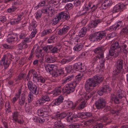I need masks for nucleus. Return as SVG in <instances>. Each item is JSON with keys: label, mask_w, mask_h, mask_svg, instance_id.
<instances>
[{"label": "nucleus", "mask_w": 128, "mask_h": 128, "mask_svg": "<svg viewBox=\"0 0 128 128\" xmlns=\"http://www.w3.org/2000/svg\"><path fill=\"white\" fill-rule=\"evenodd\" d=\"M128 52V43L122 42L120 46L119 42L116 41L114 42L112 44L109 51V54L111 56H113L115 55V57H116L120 53L126 55Z\"/></svg>", "instance_id": "1"}, {"label": "nucleus", "mask_w": 128, "mask_h": 128, "mask_svg": "<svg viewBox=\"0 0 128 128\" xmlns=\"http://www.w3.org/2000/svg\"><path fill=\"white\" fill-rule=\"evenodd\" d=\"M14 56L10 53H8L4 55L0 60V67H4V70H6L8 67L11 59H14Z\"/></svg>", "instance_id": "2"}, {"label": "nucleus", "mask_w": 128, "mask_h": 128, "mask_svg": "<svg viewBox=\"0 0 128 128\" xmlns=\"http://www.w3.org/2000/svg\"><path fill=\"white\" fill-rule=\"evenodd\" d=\"M106 35V34L105 32H98L90 35L88 39L90 41L92 42L97 41H99Z\"/></svg>", "instance_id": "3"}, {"label": "nucleus", "mask_w": 128, "mask_h": 128, "mask_svg": "<svg viewBox=\"0 0 128 128\" xmlns=\"http://www.w3.org/2000/svg\"><path fill=\"white\" fill-rule=\"evenodd\" d=\"M99 84V82L96 81L92 78H90L87 79L86 82L85 88L86 91L90 92L92 90V88L91 87H94Z\"/></svg>", "instance_id": "4"}, {"label": "nucleus", "mask_w": 128, "mask_h": 128, "mask_svg": "<svg viewBox=\"0 0 128 128\" xmlns=\"http://www.w3.org/2000/svg\"><path fill=\"white\" fill-rule=\"evenodd\" d=\"M33 81L34 82H36L38 86H41L45 82L46 78L41 76H39L36 72H34L33 74Z\"/></svg>", "instance_id": "5"}, {"label": "nucleus", "mask_w": 128, "mask_h": 128, "mask_svg": "<svg viewBox=\"0 0 128 128\" xmlns=\"http://www.w3.org/2000/svg\"><path fill=\"white\" fill-rule=\"evenodd\" d=\"M76 83V82H74L66 85L62 89L63 92L66 93L67 94L73 92L75 90Z\"/></svg>", "instance_id": "6"}, {"label": "nucleus", "mask_w": 128, "mask_h": 128, "mask_svg": "<svg viewBox=\"0 0 128 128\" xmlns=\"http://www.w3.org/2000/svg\"><path fill=\"white\" fill-rule=\"evenodd\" d=\"M99 1L98 5L100 10H106L112 4L111 0H99Z\"/></svg>", "instance_id": "7"}, {"label": "nucleus", "mask_w": 128, "mask_h": 128, "mask_svg": "<svg viewBox=\"0 0 128 128\" xmlns=\"http://www.w3.org/2000/svg\"><path fill=\"white\" fill-rule=\"evenodd\" d=\"M123 61L121 59L118 60L117 61L113 72L114 74L116 75L120 73L123 68Z\"/></svg>", "instance_id": "8"}, {"label": "nucleus", "mask_w": 128, "mask_h": 128, "mask_svg": "<svg viewBox=\"0 0 128 128\" xmlns=\"http://www.w3.org/2000/svg\"><path fill=\"white\" fill-rule=\"evenodd\" d=\"M27 86L28 89L30 92H32L34 94L37 95L38 94V89L37 86L34 84L32 81H29L28 82Z\"/></svg>", "instance_id": "9"}, {"label": "nucleus", "mask_w": 128, "mask_h": 128, "mask_svg": "<svg viewBox=\"0 0 128 128\" xmlns=\"http://www.w3.org/2000/svg\"><path fill=\"white\" fill-rule=\"evenodd\" d=\"M82 40L79 39H76L75 38L74 42L76 45L73 48V50L75 51L79 52L81 50L83 47L82 43Z\"/></svg>", "instance_id": "10"}, {"label": "nucleus", "mask_w": 128, "mask_h": 128, "mask_svg": "<svg viewBox=\"0 0 128 128\" xmlns=\"http://www.w3.org/2000/svg\"><path fill=\"white\" fill-rule=\"evenodd\" d=\"M105 50V49L103 46H101L97 48L94 50V52L96 54H98L100 59L101 60H104L105 59L104 55V52Z\"/></svg>", "instance_id": "11"}, {"label": "nucleus", "mask_w": 128, "mask_h": 128, "mask_svg": "<svg viewBox=\"0 0 128 128\" xmlns=\"http://www.w3.org/2000/svg\"><path fill=\"white\" fill-rule=\"evenodd\" d=\"M18 39L17 34L12 32L8 34L6 40L8 42H11L17 41Z\"/></svg>", "instance_id": "12"}, {"label": "nucleus", "mask_w": 128, "mask_h": 128, "mask_svg": "<svg viewBox=\"0 0 128 128\" xmlns=\"http://www.w3.org/2000/svg\"><path fill=\"white\" fill-rule=\"evenodd\" d=\"M105 101L103 98H100L95 103L96 108L100 110L102 108L105 106Z\"/></svg>", "instance_id": "13"}, {"label": "nucleus", "mask_w": 128, "mask_h": 128, "mask_svg": "<svg viewBox=\"0 0 128 128\" xmlns=\"http://www.w3.org/2000/svg\"><path fill=\"white\" fill-rule=\"evenodd\" d=\"M126 2V4L122 3H120L116 5L114 7L113 10V12H117L122 10L124 8L126 4L127 5L128 4V0H127Z\"/></svg>", "instance_id": "14"}, {"label": "nucleus", "mask_w": 128, "mask_h": 128, "mask_svg": "<svg viewBox=\"0 0 128 128\" xmlns=\"http://www.w3.org/2000/svg\"><path fill=\"white\" fill-rule=\"evenodd\" d=\"M24 16V14L21 13L18 15L17 18H13L10 22L11 25H13L19 23Z\"/></svg>", "instance_id": "15"}, {"label": "nucleus", "mask_w": 128, "mask_h": 128, "mask_svg": "<svg viewBox=\"0 0 128 128\" xmlns=\"http://www.w3.org/2000/svg\"><path fill=\"white\" fill-rule=\"evenodd\" d=\"M100 60V66L101 68L104 69V63L105 61V60H101L100 59V57L98 56L92 58V63H95L98 60Z\"/></svg>", "instance_id": "16"}, {"label": "nucleus", "mask_w": 128, "mask_h": 128, "mask_svg": "<svg viewBox=\"0 0 128 128\" xmlns=\"http://www.w3.org/2000/svg\"><path fill=\"white\" fill-rule=\"evenodd\" d=\"M50 100V98L48 96L45 95L42 97V98L40 99L37 102H35L36 104H37L36 106H37L38 103H39L40 105L45 103L46 102H49Z\"/></svg>", "instance_id": "17"}, {"label": "nucleus", "mask_w": 128, "mask_h": 128, "mask_svg": "<svg viewBox=\"0 0 128 128\" xmlns=\"http://www.w3.org/2000/svg\"><path fill=\"white\" fill-rule=\"evenodd\" d=\"M75 58V56H66L61 60L60 63L62 64H68L72 62L73 60Z\"/></svg>", "instance_id": "18"}, {"label": "nucleus", "mask_w": 128, "mask_h": 128, "mask_svg": "<svg viewBox=\"0 0 128 128\" xmlns=\"http://www.w3.org/2000/svg\"><path fill=\"white\" fill-rule=\"evenodd\" d=\"M106 84V85L104 84V86L100 89L98 92V94L100 96L102 95L103 93L106 92H109L111 91V88L108 84Z\"/></svg>", "instance_id": "19"}, {"label": "nucleus", "mask_w": 128, "mask_h": 128, "mask_svg": "<svg viewBox=\"0 0 128 128\" xmlns=\"http://www.w3.org/2000/svg\"><path fill=\"white\" fill-rule=\"evenodd\" d=\"M102 22V20L100 19L96 20L91 22L88 24V26L89 28L96 27L97 25Z\"/></svg>", "instance_id": "20"}, {"label": "nucleus", "mask_w": 128, "mask_h": 128, "mask_svg": "<svg viewBox=\"0 0 128 128\" xmlns=\"http://www.w3.org/2000/svg\"><path fill=\"white\" fill-rule=\"evenodd\" d=\"M97 5H95L92 2H90L88 3L87 6H85V8L87 11L92 10V11L93 12L97 8Z\"/></svg>", "instance_id": "21"}, {"label": "nucleus", "mask_w": 128, "mask_h": 128, "mask_svg": "<svg viewBox=\"0 0 128 128\" xmlns=\"http://www.w3.org/2000/svg\"><path fill=\"white\" fill-rule=\"evenodd\" d=\"M64 98L63 96H60L57 98L53 103H52V106H58L63 102Z\"/></svg>", "instance_id": "22"}, {"label": "nucleus", "mask_w": 128, "mask_h": 128, "mask_svg": "<svg viewBox=\"0 0 128 128\" xmlns=\"http://www.w3.org/2000/svg\"><path fill=\"white\" fill-rule=\"evenodd\" d=\"M122 98L118 96L112 94L110 96V100L112 102L116 104H119Z\"/></svg>", "instance_id": "23"}, {"label": "nucleus", "mask_w": 128, "mask_h": 128, "mask_svg": "<svg viewBox=\"0 0 128 128\" xmlns=\"http://www.w3.org/2000/svg\"><path fill=\"white\" fill-rule=\"evenodd\" d=\"M18 103L20 106H22L25 103L26 105L27 103L26 102L25 94L24 93L21 94L20 97L18 100Z\"/></svg>", "instance_id": "24"}, {"label": "nucleus", "mask_w": 128, "mask_h": 128, "mask_svg": "<svg viewBox=\"0 0 128 128\" xmlns=\"http://www.w3.org/2000/svg\"><path fill=\"white\" fill-rule=\"evenodd\" d=\"M70 28V26L66 25L64 26L62 28L59 30L58 34L60 35L65 34L68 31Z\"/></svg>", "instance_id": "25"}, {"label": "nucleus", "mask_w": 128, "mask_h": 128, "mask_svg": "<svg viewBox=\"0 0 128 128\" xmlns=\"http://www.w3.org/2000/svg\"><path fill=\"white\" fill-rule=\"evenodd\" d=\"M73 68L76 71L80 72L84 71V70H83L82 63H76L73 65Z\"/></svg>", "instance_id": "26"}, {"label": "nucleus", "mask_w": 128, "mask_h": 128, "mask_svg": "<svg viewBox=\"0 0 128 128\" xmlns=\"http://www.w3.org/2000/svg\"><path fill=\"white\" fill-rule=\"evenodd\" d=\"M52 104V103L50 104H47L46 106L42 108V109L45 114V115L44 116L45 117L47 116L48 114H49V110Z\"/></svg>", "instance_id": "27"}, {"label": "nucleus", "mask_w": 128, "mask_h": 128, "mask_svg": "<svg viewBox=\"0 0 128 128\" xmlns=\"http://www.w3.org/2000/svg\"><path fill=\"white\" fill-rule=\"evenodd\" d=\"M20 116V115L19 112L16 110L14 111L12 113V120L14 122L17 120Z\"/></svg>", "instance_id": "28"}, {"label": "nucleus", "mask_w": 128, "mask_h": 128, "mask_svg": "<svg viewBox=\"0 0 128 128\" xmlns=\"http://www.w3.org/2000/svg\"><path fill=\"white\" fill-rule=\"evenodd\" d=\"M57 68L56 66L53 64H47L45 68L46 70L49 73L54 69H56Z\"/></svg>", "instance_id": "29"}, {"label": "nucleus", "mask_w": 128, "mask_h": 128, "mask_svg": "<svg viewBox=\"0 0 128 128\" xmlns=\"http://www.w3.org/2000/svg\"><path fill=\"white\" fill-rule=\"evenodd\" d=\"M76 102L77 104L80 103L78 106V108L79 110H82L86 106V100L83 101L82 99H81L80 100H78Z\"/></svg>", "instance_id": "30"}, {"label": "nucleus", "mask_w": 128, "mask_h": 128, "mask_svg": "<svg viewBox=\"0 0 128 128\" xmlns=\"http://www.w3.org/2000/svg\"><path fill=\"white\" fill-rule=\"evenodd\" d=\"M62 88L60 86L57 88L52 92V94L54 96H56L60 94L61 93Z\"/></svg>", "instance_id": "31"}, {"label": "nucleus", "mask_w": 128, "mask_h": 128, "mask_svg": "<svg viewBox=\"0 0 128 128\" xmlns=\"http://www.w3.org/2000/svg\"><path fill=\"white\" fill-rule=\"evenodd\" d=\"M77 118L76 114H73L72 116L70 117H68L66 118L67 122H76L77 121L76 118Z\"/></svg>", "instance_id": "32"}, {"label": "nucleus", "mask_w": 128, "mask_h": 128, "mask_svg": "<svg viewBox=\"0 0 128 128\" xmlns=\"http://www.w3.org/2000/svg\"><path fill=\"white\" fill-rule=\"evenodd\" d=\"M74 78V76L73 75L68 76L64 78L62 80V83H64L72 80Z\"/></svg>", "instance_id": "33"}, {"label": "nucleus", "mask_w": 128, "mask_h": 128, "mask_svg": "<svg viewBox=\"0 0 128 128\" xmlns=\"http://www.w3.org/2000/svg\"><path fill=\"white\" fill-rule=\"evenodd\" d=\"M53 127L54 128H64V126L61 123V120H60L59 121H56L54 123Z\"/></svg>", "instance_id": "34"}, {"label": "nucleus", "mask_w": 128, "mask_h": 128, "mask_svg": "<svg viewBox=\"0 0 128 128\" xmlns=\"http://www.w3.org/2000/svg\"><path fill=\"white\" fill-rule=\"evenodd\" d=\"M45 58L47 62H48L52 63L56 61V60L54 58L48 54L46 55Z\"/></svg>", "instance_id": "35"}, {"label": "nucleus", "mask_w": 128, "mask_h": 128, "mask_svg": "<svg viewBox=\"0 0 128 128\" xmlns=\"http://www.w3.org/2000/svg\"><path fill=\"white\" fill-rule=\"evenodd\" d=\"M66 116L67 114L66 113L63 112L56 115L54 117L57 120H60L64 118Z\"/></svg>", "instance_id": "36"}, {"label": "nucleus", "mask_w": 128, "mask_h": 128, "mask_svg": "<svg viewBox=\"0 0 128 128\" xmlns=\"http://www.w3.org/2000/svg\"><path fill=\"white\" fill-rule=\"evenodd\" d=\"M92 78L96 81H97L100 82H101L103 80V78L102 76L100 75L97 74L93 76Z\"/></svg>", "instance_id": "37"}, {"label": "nucleus", "mask_w": 128, "mask_h": 128, "mask_svg": "<svg viewBox=\"0 0 128 128\" xmlns=\"http://www.w3.org/2000/svg\"><path fill=\"white\" fill-rule=\"evenodd\" d=\"M62 48V46L61 45H58L53 47L51 50V51L52 53L53 54L57 53Z\"/></svg>", "instance_id": "38"}, {"label": "nucleus", "mask_w": 128, "mask_h": 128, "mask_svg": "<svg viewBox=\"0 0 128 128\" xmlns=\"http://www.w3.org/2000/svg\"><path fill=\"white\" fill-rule=\"evenodd\" d=\"M62 12V16L63 17V20H68L70 18V17L69 16V14L68 11H64Z\"/></svg>", "instance_id": "39"}, {"label": "nucleus", "mask_w": 128, "mask_h": 128, "mask_svg": "<svg viewBox=\"0 0 128 128\" xmlns=\"http://www.w3.org/2000/svg\"><path fill=\"white\" fill-rule=\"evenodd\" d=\"M91 91L88 92H89L86 93L84 95V96L83 97V99L84 100H87L90 99L92 95H93V94L92 92H90Z\"/></svg>", "instance_id": "40"}, {"label": "nucleus", "mask_w": 128, "mask_h": 128, "mask_svg": "<svg viewBox=\"0 0 128 128\" xmlns=\"http://www.w3.org/2000/svg\"><path fill=\"white\" fill-rule=\"evenodd\" d=\"M57 37L55 35H53L48 40V42L50 44H52L56 41Z\"/></svg>", "instance_id": "41"}, {"label": "nucleus", "mask_w": 128, "mask_h": 128, "mask_svg": "<svg viewBox=\"0 0 128 128\" xmlns=\"http://www.w3.org/2000/svg\"><path fill=\"white\" fill-rule=\"evenodd\" d=\"M34 93L31 92H30L28 94V103H30L33 100V95Z\"/></svg>", "instance_id": "42"}, {"label": "nucleus", "mask_w": 128, "mask_h": 128, "mask_svg": "<svg viewBox=\"0 0 128 128\" xmlns=\"http://www.w3.org/2000/svg\"><path fill=\"white\" fill-rule=\"evenodd\" d=\"M42 50L39 48H37L36 50L35 53L36 56L38 58H39L41 56Z\"/></svg>", "instance_id": "43"}, {"label": "nucleus", "mask_w": 128, "mask_h": 128, "mask_svg": "<svg viewBox=\"0 0 128 128\" xmlns=\"http://www.w3.org/2000/svg\"><path fill=\"white\" fill-rule=\"evenodd\" d=\"M11 1H14V4L15 5L21 4H22L21 0H5L4 2L7 3Z\"/></svg>", "instance_id": "44"}, {"label": "nucleus", "mask_w": 128, "mask_h": 128, "mask_svg": "<svg viewBox=\"0 0 128 128\" xmlns=\"http://www.w3.org/2000/svg\"><path fill=\"white\" fill-rule=\"evenodd\" d=\"M52 32V30L50 29L46 30L42 32L41 36H44L48 34H51Z\"/></svg>", "instance_id": "45"}, {"label": "nucleus", "mask_w": 128, "mask_h": 128, "mask_svg": "<svg viewBox=\"0 0 128 128\" xmlns=\"http://www.w3.org/2000/svg\"><path fill=\"white\" fill-rule=\"evenodd\" d=\"M16 9L17 8L16 6H12L8 8L7 9V12L8 13L12 14L15 12Z\"/></svg>", "instance_id": "46"}, {"label": "nucleus", "mask_w": 128, "mask_h": 128, "mask_svg": "<svg viewBox=\"0 0 128 128\" xmlns=\"http://www.w3.org/2000/svg\"><path fill=\"white\" fill-rule=\"evenodd\" d=\"M48 14H51L52 15L54 14V10L53 8L51 6H49L47 7V10Z\"/></svg>", "instance_id": "47"}, {"label": "nucleus", "mask_w": 128, "mask_h": 128, "mask_svg": "<svg viewBox=\"0 0 128 128\" xmlns=\"http://www.w3.org/2000/svg\"><path fill=\"white\" fill-rule=\"evenodd\" d=\"M87 31V29L86 28H82L80 31V36L81 37H84L86 34Z\"/></svg>", "instance_id": "48"}, {"label": "nucleus", "mask_w": 128, "mask_h": 128, "mask_svg": "<svg viewBox=\"0 0 128 128\" xmlns=\"http://www.w3.org/2000/svg\"><path fill=\"white\" fill-rule=\"evenodd\" d=\"M34 47L31 50L30 56L28 58V60H32L34 56Z\"/></svg>", "instance_id": "49"}, {"label": "nucleus", "mask_w": 128, "mask_h": 128, "mask_svg": "<svg viewBox=\"0 0 128 128\" xmlns=\"http://www.w3.org/2000/svg\"><path fill=\"white\" fill-rule=\"evenodd\" d=\"M37 113L39 116H42L43 117H45L44 116L45 115V114L42 108L38 109L37 110Z\"/></svg>", "instance_id": "50"}, {"label": "nucleus", "mask_w": 128, "mask_h": 128, "mask_svg": "<svg viewBox=\"0 0 128 128\" xmlns=\"http://www.w3.org/2000/svg\"><path fill=\"white\" fill-rule=\"evenodd\" d=\"M68 128H79L80 125L78 124L74 123L67 126Z\"/></svg>", "instance_id": "51"}, {"label": "nucleus", "mask_w": 128, "mask_h": 128, "mask_svg": "<svg viewBox=\"0 0 128 128\" xmlns=\"http://www.w3.org/2000/svg\"><path fill=\"white\" fill-rule=\"evenodd\" d=\"M119 28H118L116 25V24L111 26L109 28L108 30L110 31H112L113 30H118Z\"/></svg>", "instance_id": "52"}, {"label": "nucleus", "mask_w": 128, "mask_h": 128, "mask_svg": "<svg viewBox=\"0 0 128 128\" xmlns=\"http://www.w3.org/2000/svg\"><path fill=\"white\" fill-rule=\"evenodd\" d=\"M6 111L9 112H10V105L8 102H7L5 104Z\"/></svg>", "instance_id": "53"}, {"label": "nucleus", "mask_w": 128, "mask_h": 128, "mask_svg": "<svg viewBox=\"0 0 128 128\" xmlns=\"http://www.w3.org/2000/svg\"><path fill=\"white\" fill-rule=\"evenodd\" d=\"M60 0H50V2L52 6H54L58 4Z\"/></svg>", "instance_id": "54"}, {"label": "nucleus", "mask_w": 128, "mask_h": 128, "mask_svg": "<svg viewBox=\"0 0 128 128\" xmlns=\"http://www.w3.org/2000/svg\"><path fill=\"white\" fill-rule=\"evenodd\" d=\"M35 14H36L35 17L36 18L38 19L41 18L42 14L40 10H38L36 12Z\"/></svg>", "instance_id": "55"}, {"label": "nucleus", "mask_w": 128, "mask_h": 128, "mask_svg": "<svg viewBox=\"0 0 128 128\" xmlns=\"http://www.w3.org/2000/svg\"><path fill=\"white\" fill-rule=\"evenodd\" d=\"M65 70L68 72H72L73 69L72 66L69 65L65 67Z\"/></svg>", "instance_id": "56"}, {"label": "nucleus", "mask_w": 128, "mask_h": 128, "mask_svg": "<svg viewBox=\"0 0 128 128\" xmlns=\"http://www.w3.org/2000/svg\"><path fill=\"white\" fill-rule=\"evenodd\" d=\"M26 43L22 42V43L19 45V46H21L22 47L20 49L21 50L22 48H27L28 46V45Z\"/></svg>", "instance_id": "57"}, {"label": "nucleus", "mask_w": 128, "mask_h": 128, "mask_svg": "<svg viewBox=\"0 0 128 128\" xmlns=\"http://www.w3.org/2000/svg\"><path fill=\"white\" fill-rule=\"evenodd\" d=\"M31 40V39L29 36H28L27 37H26L25 38H24L22 40V42H24L26 43H28L30 42Z\"/></svg>", "instance_id": "58"}, {"label": "nucleus", "mask_w": 128, "mask_h": 128, "mask_svg": "<svg viewBox=\"0 0 128 128\" xmlns=\"http://www.w3.org/2000/svg\"><path fill=\"white\" fill-rule=\"evenodd\" d=\"M28 36L29 35L26 33L22 32L20 35V38L21 39H24Z\"/></svg>", "instance_id": "59"}, {"label": "nucleus", "mask_w": 128, "mask_h": 128, "mask_svg": "<svg viewBox=\"0 0 128 128\" xmlns=\"http://www.w3.org/2000/svg\"><path fill=\"white\" fill-rule=\"evenodd\" d=\"M115 36V33L112 32L108 35L106 36V38L107 40H109L110 38L114 37Z\"/></svg>", "instance_id": "60"}, {"label": "nucleus", "mask_w": 128, "mask_h": 128, "mask_svg": "<svg viewBox=\"0 0 128 128\" xmlns=\"http://www.w3.org/2000/svg\"><path fill=\"white\" fill-rule=\"evenodd\" d=\"M60 20L58 18L57 16H56L52 20L53 24L54 25H55Z\"/></svg>", "instance_id": "61"}, {"label": "nucleus", "mask_w": 128, "mask_h": 128, "mask_svg": "<svg viewBox=\"0 0 128 128\" xmlns=\"http://www.w3.org/2000/svg\"><path fill=\"white\" fill-rule=\"evenodd\" d=\"M83 76L82 74H78L76 77V81H80L82 78Z\"/></svg>", "instance_id": "62"}, {"label": "nucleus", "mask_w": 128, "mask_h": 128, "mask_svg": "<svg viewBox=\"0 0 128 128\" xmlns=\"http://www.w3.org/2000/svg\"><path fill=\"white\" fill-rule=\"evenodd\" d=\"M73 6V5L71 3L67 4L66 6V9L68 10H70L72 8Z\"/></svg>", "instance_id": "63"}, {"label": "nucleus", "mask_w": 128, "mask_h": 128, "mask_svg": "<svg viewBox=\"0 0 128 128\" xmlns=\"http://www.w3.org/2000/svg\"><path fill=\"white\" fill-rule=\"evenodd\" d=\"M81 2L80 0H75L74 1V4L75 6L78 7L80 6Z\"/></svg>", "instance_id": "64"}]
</instances>
